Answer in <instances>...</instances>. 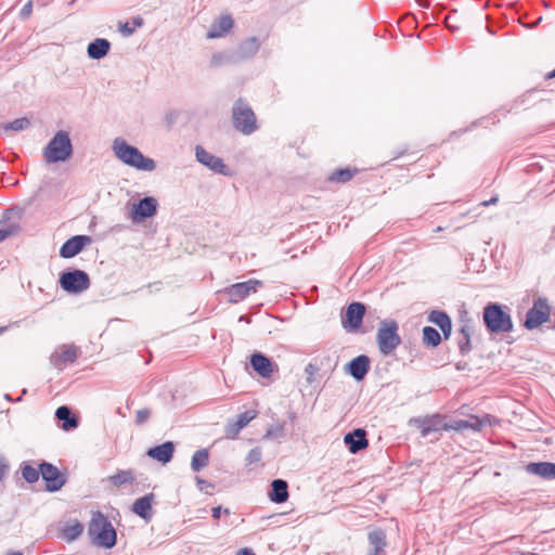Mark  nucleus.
Returning <instances> with one entry per match:
<instances>
[{
  "mask_svg": "<svg viewBox=\"0 0 555 555\" xmlns=\"http://www.w3.org/2000/svg\"><path fill=\"white\" fill-rule=\"evenodd\" d=\"M365 305L362 302H351L341 314V326L347 333H357L360 331L365 315Z\"/></svg>",
  "mask_w": 555,
  "mask_h": 555,
  "instance_id": "nucleus-9",
  "label": "nucleus"
},
{
  "mask_svg": "<svg viewBox=\"0 0 555 555\" xmlns=\"http://www.w3.org/2000/svg\"><path fill=\"white\" fill-rule=\"evenodd\" d=\"M91 243V237L88 235H75L68 238L60 248V256L68 259L78 255L86 245Z\"/></svg>",
  "mask_w": 555,
  "mask_h": 555,
  "instance_id": "nucleus-15",
  "label": "nucleus"
},
{
  "mask_svg": "<svg viewBox=\"0 0 555 555\" xmlns=\"http://www.w3.org/2000/svg\"><path fill=\"white\" fill-rule=\"evenodd\" d=\"M73 155L69 133L59 130L43 149V157L48 164L66 162Z\"/></svg>",
  "mask_w": 555,
  "mask_h": 555,
  "instance_id": "nucleus-4",
  "label": "nucleus"
},
{
  "mask_svg": "<svg viewBox=\"0 0 555 555\" xmlns=\"http://www.w3.org/2000/svg\"><path fill=\"white\" fill-rule=\"evenodd\" d=\"M12 234L11 229H0V242H3Z\"/></svg>",
  "mask_w": 555,
  "mask_h": 555,
  "instance_id": "nucleus-48",
  "label": "nucleus"
},
{
  "mask_svg": "<svg viewBox=\"0 0 555 555\" xmlns=\"http://www.w3.org/2000/svg\"><path fill=\"white\" fill-rule=\"evenodd\" d=\"M256 416L254 411H245L241 413L236 421L233 423H229L225 427V435L228 438H235L238 433L249 424Z\"/></svg>",
  "mask_w": 555,
  "mask_h": 555,
  "instance_id": "nucleus-22",
  "label": "nucleus"
},
{
  "mask_svg": "<svg viewBox=\"0 0 555 555\" xmlns=\"http://www.w3.org/2000/svg\"><path fill=\"white\" fill-rule=\"evenodd\" d=\"M468 418L467 420H452L446 423V430H455L463 431L468 429Z\"/></svg>",
  "mask_w": 555,
  "mask_h": 555,
  "instance_id": "nucleus-40",
  "label": "nucleus"
},
{
  "mask_svg": "<svg viewBox=\"0 0 555 555\" xmlns=\"http://www.w3.org/2000/svg\"><path fill=\"white\" fill-rule=\"evenodd\" d=\"M262 286V282L256 279H250L245 282L235 283L224 288L223 293L228 296L231 302H240L249 296L251 293H256L259 287Z\"/></svg>",
  "mask_w": 555,
  "mask_h": 555,
  "instance_id": "nucleus-10",
  "label": "nucleus"
},
{
  "mask_svg": "<svg viewBox=\"0 0 555 555\" xmlns=\"http://www.w3.org/2000/svg\"><path fill=\"white\" fill-rule=\"evenodd\" d=\"M450 320L451 318L444 311L440 310H433L428 315V321L436 324L438 327L444 325Z\"/></svg>",
  "mask_w": 555,
  "mask_h": 555,
  "instance_id": "nucleus-39",
  "label": "nucleus"
},
{
  "mask_svg": "<svg viewBox=\"0 0 555 555\" xmlns=\"http://www.w3.org/2000/svg\"><path fill=\"white\" fill-rule=\"evenodd\" d=\"M111 42L104 38H96L88 44L87 53L92 60H101L107 55Z\"/></svg>",
  "mask_w": 555,
  "mask_h": 555,
  "instance_id": "nucleus-27",
  "label": "nucleus"
},
{
  "mask_svg": "<svg viewBox=\"0 0 555 555\" xmlns=\"http://www.w3.org/2000/svg\"><path fill=\"white\" fill-rule=\"evenodd\" d=\"M250 365L263 378L271 377L275 366L271 359L259 352L250 357Z\"/></svg>",
  "mask_w": 555,
  "mask_h": 555,
  "instance_id": "nucleus-19",
  "label": "nucleus"
},
{
  "mask_svg": "<svg viewBox=\"0 0 555 555\" xmlns=\"http://www.w3.org/2000/svg\"><path fill=\"white\" fill-rule=\"evenodd\" d=\"M515 555H538V554L531 553V552H527V553H525V552H517Z\"/></svg>",
  "mask_w": 555,
  "mask_h": 555,
  "instance_id": "nucleus-56",
  "label": "nucleus"
},
{
  "mask_svg": "<svg viewBox=\"0 0 555 555\" xmlns=\"http://www.w3.org/2000/svg\"><path fill=\"white\" fill-rule=\"evenodd\" d=\"M551 315V306L547 298L539 297L534 299L532 307L526 313L525 327L534 330L547 322Z\"/></svg>",
  "mask_w": 555,
  "mask_h": 555,
  "instance_id": "nucleus-8",
  "label": "nucleus"
},
{
  "mask_svg": "<svg viewBox=\"0 0 555 555\" xmlns=\"http://www.w3.org/2000/svg\"><path fill=\"white\" fill-rule=\"evenodd\" d=\"M154 495L152 493L139 498L132 505V511L141 518L149 520L152 517V501Z\"/></svg>",
  "mask_w": 555,
  "mask_h": 555,
  "instance_id": "nucleus-28",
  "label": "nucleus"
},
{
  "mask_svg": "<svg viewBox=\"0 0 555 555\" xmlns=\"http://www.w3.org/2000/svg\"><path fill=\"white\" fill-rule=\"evenodd\" d=\"M196 485L201 491L205 490L207 487L214 488V485L207 482L206 480L202 479L201 477L195 478Z\"/></svg>",
  "mask_w": 555,
  "mask_h": 555,
  "instance_id": "nucleus-46",
  "label": "nucleus"
},
{
  "mask_svg": "<svg viewBox=\"0 0 555 555\" xmlns=\"http://www.w3.org/2000/svg\"><path fill=\"white\" fill-rule=\"evenodd\" d=\"M4 399H5L7 401H9V402H13V401L18 402V401H21V400H22V396H20V397H18V398H16L15 400H13V398H12L9 393H5V395H4Z\"/></svg>",
  "mask_w": 555,
  "mask_h": 555,
  "instance_id": "nucleus-53",
  "label": "nucleus"
},
{
  "mask_svg": "<svg viewBox=\"0 0 555 555\" xmlns=\"http://www.w3.org/2000/svg\"><path fill=\"white\" fill-rule=\"evenodd\" d=\"M135 25H137V26H141V25H142V21H141V20L135 21Z\"/></svg>",
  "mask_w": 555,
  "mask_h": 555,
  "instance_id": "nucleus-58",
  "label": "nucleus"
},
{
  "mask_svg": "<svg viewBox=\"0 0 555 555\" xmlns=\"http://www.w3.org/2000/svg\"><path fill=\"white\" fill-rule=\"evenodd\" d=\"M151 416V411L149 409L138 410L135 413V423L138 425L144 424Z\"/></svg>",
  "mask_w": 555,
  "mask_h": 555,
  "instance_id": "nucleus-42",
  "label": "nucleus"
},
{
  "mask_svg": "<svg viewBox=\"0 0 555 555\" xmlns=\"http://www.w3.org/2000/svg\"><path fill=\"white\" fill-rule=\"evenodd\" d=\"M261 457H262V451L259 447H256L248 452L245 461H246L247 465H251V464H256V463L260 462Z\"/></svg>",
  "mask_w": 555,
  "mask_h": 555,
  "instance_id": "nucleus-41",
  "label": "nucleus"
},
{
  "mask_svg": "<svg viewBox=\"0 0 555 555\" xmlns=\"http://www.w3.org/2000/svg\"><path fill=\"white\" fill-rule=\"evenodd\" d=\"M232 119L234 128L243 134L249 135L258 128L254 111L243 99L235 101L232 107Z\"/></svg>",
  "mask_w": 555,
  "mask_h": 555,
  "instance_id": "nucleus-6",
  "label": "nucleus"
},
{
  "mask_svg": "<svg viewBox=\"0 0 555 555\" xmlns=\"http://www.w3.org/2000/svg\"><path fill=\"white\" fill-rule=\"evenodd\" d=\"M55 417L59 422H62L61 428L65 431L76 429L79 425L78 418L67 405L59 406L55 411Z\"/></svg>",
  "mask_w": 555,
  "mask_h": 555,
  "instance_id": "nucleus-24",
  "label": "nucleus"
},
{
  "mask_svg": "<svg viewBox=\"0 0 555 555\" xmlns=\"http://www.w3.org/2000/svg\"><path fill=\"white\" fill-rule=\"evenodd\" d=\"M344 442L348 447L349 451L353 454L365 449L369 444L366 439V433L362 428H358L348 433L344 437Z\"/></svg>",
  "mask_w": 555,
  "mask_h": 555,
  "instance_id": "nucleus-17",
  "label": "nucleus"
},
{
  "mask_svg": "<svg viewBox=\"0 0 555 555\" xmlns=\"http://www.w3.org/2000/svg\"><path fill=\"white\" fill-rule=\"evenodd\" d=\"M401 343L397 321L391 319L382 320L376 333V344L380 354L391 356Z\"/></svg>",
  "mask_w": 555,
  "mask_h": 555,
  "instance_id": "nucleus-3",
  "label": "nucleus"
},
{
  "mask_svg": "<svg viewBox=\"0 0 555 555\" xmlns=\"http://www.w3.org/2000/svg\"><path fill=\"white\" fill-rule=\"evenodd\" d=\"M499 423L498 418H495L494 416H491L489 414H486V415H482V416H476V415H470L468 417V429H472L474 431H480L482 430L485 427H488V426H494Z\"/></svg>",
  "mask_w": 555,
  "mask_h": 555,
  "instance_id": "nucleus-29",
  "label": "nucleus"
},
{
  "mask_svg": "<svg viewBox=\"0 0 555 555\" xmlns=\"http://www.w3.org/2000/svg\"><path fill=\"white\" fill-rule=\"evenodd\" d=\"M371 369V360L366 354H360L347 363L345 371L356 380L361 382Z\"/></svg>",
  "mask_w": 555,
  "mask_h": 555,
  "instance_id": "nucleus-16",
  "label": "nucleus"
},
{
  "mask_svg": "<svg viewBox=\"0 0 555 555\" xmlns=\"http://www.w3.org/2000/svg\"><path fill=\"white\" fill-rule=\"evenodd\" d=\"M33 11V2L28 1L21 10V16L26 18L31 14Z\"/></svg>",
  "mask_w": 555,
  "mask_h": 555,
  "instance_id": "nucleus-45",
  "label": "nucleus"
},
{
  "mask_svg": "<svg viewBox=\"0 0 555 555\" xmlns=\"http://www.w3.org/2000/svg\"><path fill=\"white\" fill-rule=\"evenodd\" d=\"M175 452V444L171 441L149 449L147 455L158 462L166 464L171 461Z\"/></svg>",
  "mask_w": 555,
  "mask_h": 555,
  "instance_id": "nucleus-25",
  "label": "nucleus"
},
{
  "mask_svg": "<svg viewBox=\"0 0 555 555\" xmlns=\"http://www.w3.org/2000/svg\"><path fill=\"white\" fill-rule=\"evenodd\" d=\"M384 551H377L376 547H373V550L370 552L369 555H383Z\"/></svg>",
  "mask_w": 555,
  "mask_h": 555,
  "instance_id": "nucleus-54",
  "label": "nucleus"
},
{
  "mask_svg": "<svg viewBox=\"0 0 555 555\" xmlns=\"http://www.w3.org/2000/svg\"><path fill=\"white\" fill-rule=\"evenodd\" d=\"M5 331V327H0V334Z\"/></svg>",
  "mask_w": 555,
  "mask_h": 555,
  "instance_id": "nucleus-60",
  "label": "nucleus"
},
{
  "mask_svg": "<svg viewBox=\"0 0 555 555\" xmlns=\"http://www.w3.org/2000/svg\"><path fill=\"white\" fill-rule=\"evenodd\" d=\"M7 555H23L21 552H10Z\"/></svg>",
  "mask_w": 555,
  "mask_h": 555,
  "instance_id": "nucleus-57",
  "label": "nucleus"
},
{
  "mask_svg": "<svg viewBox=\"0 0 555 555\" xmlns=\"http://www.w3.org/2000/svg\"><path fill=\"white\" fill-rule=\"evenodd\" d=\"M357 170H350L349 168L337 169L328 178L332 182L345 183L352 179Z\"/></svg>",
  "mask_w": 555,
  "mask_h": 555,
  "instance_id": "nucleus-35",
  "label": "nucleus"
},
{
  "mask_svg": "<svg viewBox=\"0 0 555 555\" xmlns=\"http://www.w3.org/2000/svg\"><path fill=\"white\" fill-rule=\"evenodd\" d=\"M30 126V120L27 117L17 118L11 122L3 125L5 131H23Z\"/></svg>",
  "mask_w": 555,
  "mask_h": 555,
  "instance_id": "nucleus-38",
  "label": "nucleus"
},
{
  "mask_svg": "<svg viewBox=\"0 0 555 555\" xmlns=\"http://www.w3.org/2000/svg\"><path fill=\"white\" fill-rule=\"evenodd\" d=\"M22 476L23 478L29 482V483H34L36 482L38 479H39V476L41 475L40 474V470H39V467L36 468L29 464H26L24 463L22 465Z\"/></svg>",
  "mask_w": 555,
  "mask_h": 555,
  "instance_id": "nucleus-37",
  "label": "nucleus"
},
{
  "mask_svg": "<svg viewBox=\"0 0 555 555\" xmlns=\"http://www.w3.org/2000/svg\"><path fill=\"white\" fill-rule=\"evenodd\" d=\"M498 201H499L498 196H493V197H491L489 201H483V202H481L479 205H480V206H485V207H487V206H490V205H494V204H496V203H498Z\"/></svg>",
  "mask_w": 555,
  "mask_h": 555,
  "instance_id": "nucleus-50",
  "label": "nucleus"
},
{
  "mask_svg": "<svg viewBox=\"0 0 555 555\" xmlns=\"http://www.w3.org/2000/svg\"><path fill=\"white\" fill-rule=\"evenodd\" d=\"M157 201L155 197L146 196L134 203L131 208L130 217L135 223L153 217L157 212Z\"/></svg>",
  "mask_w": 555,
  "mask_h": 555,
  "instance_id": "nucleus-12",
  "label": "nucleus"
},
{
  "mask_svg": "<svg viewBox=\"0 0 555 555\" xmlns=\"http://www.w3.org/2000/svg\"><path fill=\"white\" fill-rule=\"evenodd\" d=\"M546 79H552V78H555V69L552 70L551 73L546 74Z\"/></svg>",
  "mask_w": 555,
  "mask_h": 555,
  "instance_id": "nucleus-55",
  "label": "nucleus"
},
{
  "mask_svg": "<svg viewBox=\"0 0 555 555\" xmlns=\"http://www.w3.org/2000/svg\"><path fill=\"white\" fill-rule=\"evenodd\" d=\"M443 334L444 339H448L452 333V321L450 320L444 325L439 327Z\"/></svg>",
  "mask_w": 555,
  "mask_h": 555,
  "instance_id": "nucleus-44",
  "label": "nucleus"
},
{
  "mask_svg": "<svg viewBox=\"0 0 555 555\" xmlns=\"http://www.w3.org/2000/svg\"><path fill=\"white\" fill-rule=\"evenodd\" d=\"M451 18H452V14H449L447 17H446V26L452 30H455L457 29V27L453 26L452 25V22H451Z\"/></svg>",
  "mask_w": 555,
  "mask_h": 555,
  "instance_id": "nucleus-51",
  "label": "nucleus"
},
{
  "mask_svg": "<svg viewBox=\"0 0 555 555\" xmlns=\"http://www.w3.org/2000/svg\"><path fill=\"white\" fill-rule=\"evenodd\" d=\"M483 322L490 333H508L513 330L512 317L499 304H488L483 309Z\"/></svg>",
  "mask_w": 555,
  "mask_h": 555,
  "instance_id": "nucleus-5",
  "label": "nucleus"
},
{
  "mask_svg": "<svg viewBox=\"0 0 555 555\" xmlns=\"http://www.w3.org/2000/svg\"><path fill=\"white\" fill-rule=\"evenodd\" d=\"M367 539L372 547H376L377 551H384L386 546V534L383 530L376 529L371 531Z\"/></svg>",
  "mask_w": 555,
  "mask_h": 555,
  "instance_id": "nucleus-34",
  "label": "nucleus"
},
{
  "mask_svg": "<svg viewBox=\"0 0 555 555\" xmlns=\"http://www.w3.org/2000/svg\"><path fill=\"white\" fill-rule=\"evenodd\" d=\"M423 343L428 347H437L441 343V335L431 326L423 328Z\"/></svg>",
  "mask_w": 555,
  "mask_h": 555,
  "instance_id": "nucleus-32",
  "label": "nucleus"
},
{
  "mask_svg": "<svg viewBox=\"0 0 555 555\" xmlns=\"http://www.w3.org/2000/svg\"><path fill=\"white\" fill-rule=\"evenodd\" d=\"M269 499L271 502L281 504L288 500V483L283 479H274L271 482L269 491Z\"/></svg>",
  "mask_w": 555,
  "mask_h": 555,
  "instance_id": "nucleus-26",
  "label": "nucleus"
},
{
  "mask_svg": "<svg viewBox=\"0 0 555 555\" xmlns=\"http://www.w3.org/2000/svg\"><path fill=\"white\" fill-rule=\"evenodd\" d=\"M540 21H542V17H539L538 22H535V23L532 25V27H533V26H535V25H538Z\"/></svg>",
  "mask_w": 555,
  "mask_h": 555,
  "instance_id": "nucleus-59",
  "label": "nucleus"
},
{
  "mask_svg": "<svg viewBox=\"0 0 555 555\" xmlns=\"http://www.w3.org/2000/svg\"><path fill=\"white\" fill-rule=\"evenodd\" d=\"M195 156L198 163L208 167L214 172L227 175V166L222 158L207 152L203 146L197 145L195 147Z\"/></svg>",
  "mask_w": 555,
  "mask_h": 555,
  "instance_id": "nucleus-14",
  "label": "nucleus"
},
{
  "mask_svg": "<svg viewBox=\"0 0 555 555\" xmlns=\"http://www.w3.org/2000/svg\"><path fill=\"white\" fill-rule=\"evenodd\" d=\"M39 470L46 481V489L50 492L59 491L66 482L59 468L51 463L42 462L39 464Z\"/></svg>",
  "mask_w": 555,
  "mask_h": 555,
  "instance_id": "nucleus-11",
  "label": "nucleus"
},
{
  "mask_svg": "<svg viewBox=\"0 0 555 555\" xmlns=\"http://www.w3.org/2000/svg\"><path fill=\"white\" fill-rule=\"evenodd\" d=\"M9 469L10 465L8 460L3 455H0V481L8 475Z\"/></svg>",
  "mask_w": 555,
  "mask_h": 555,
  "instance_id": "nucleus-43",
  "label": "nucleus"
},
{
  "mask_svg": "<svg viewBox=\"0 0 555 555\" xmlns=\"http://www.w3.org/2000/svg\"><path fill=\"white\" fill-rule=\"evenodd\" d=\"M88 534L93 545L112 548L116 544V530L107 516L100 511L92 513L88 525Z\"/></svg>",
  "mask_w": 555,
  "mask_h": 555,
  "instance_id": "nucleus-2",
  "label": "nucleus"
},
{
  "mask_svg": "<svg viewBox=\"0 0 555 555\" xmlns=\"http://www.w3.org/2000/svg\"><path fill=\"white\" fill-rule=\"evenodd\" d=\"M78 358V348L69 345L60 346L50 357L51 364L63 370L67 363H74Z\"/></svg>",
  "mask_w": 555,
  "mask_h": 555,
  "instance_id": "nucleus-13",
  "label": "nucleus"
},
{
  "mask_svg": "<svg viewBox=\"0 0 555 555\" xmlns=\"http://www.w3.org/2000/svg\"><path fill=\"white\" fill-rule=\"evenodd\" d=\"M418 428L421 430L422 437L426 438L430 436L433 433H439L440 430H446V421L440 415H433L426 417L424 420L417 421Z\"/></svg>",
  "mask_w": 555,
  "mask_h": 555,
  "instance_id": "nucleus-18",
  "label": "nucleus"
},
{
  "mask_svg": "<svg viewBox=\"0 0 555 555\" xmlns=\"http://www.w3.org/2000/svg\"><path fill=\"white\" fill-rule=\"evenodd\" d=\"M233 27V20L230 15H223L217 18L210 26L207 38H220L227 35Z\"/></svg>",
  "mask_w": 555,
  "mask_h": 555,
  "instance_id": "nucleus-23",
  "label": "nucleus"
},
{
  "mask_svg": "<svg viewBox=\"0 0 555 555\" xmlns=\"http://www.w3.org/2000/svg\"><path fill=\"white\" fill-rule=\"evenodd\" d=\"M260 43L256 37L247 38L242 41L237 50L233 53L234 61H243L254 56L259 50Z\"/></svg>",
  "mask_w": 555,
  "mask_h": 555,
  "instance_id": "nucleus-21",
  "label": "nucleus"
},
{
  "mask_svg": "<svg viewBox=\"0 0 555 555\" xmlns=\"http://www.w3.org/2000/svg\"><path fill=\"white\" fill-rule=\"evenodd\" d=\"M237 555H255V554L250 548L245 547V548L240 550Z\"/></svg>",
  "mask_w": 555,
  "mask_h": 555,
  "instance_id": "nucleus-52",
  "label": "nucleus"
},
{
  "mask_svg": "<svg viewBox=\"0 0 555 555\" xmlns=\"http://www.w3.org/2000/svg\"><path fill=\"white\" fill-rule=\"evenodd\" d=\"M526 472L546 480L555 479V463L532 462L526 465Z\"/></svg>",
  "mask_w": 555,
  "mask_h": 555,
  "instance_id": "nucleus-20",
  "label": "nucleus"
},
{
  "mask_svg": "<svg viewBox=\"0 0 555 555\" xmlns=\"http://www.w3.org/2000/svg\"><path fill=\"white\" fill-rule=\"evenodd\" d=\"M112 150L115 157L129 167L147 172L156 169L154 159L144 156L138 147L130 145L120 137L113 141Z\"/></svg>",
  "mask_w": 555,
  "mask_h": 555,
  "instance_id": "nucleus-1",
  "label": "nucleus"
},
{
  "mask_svg": "<svg viewBox=\"0 0 555 555\" xmlns=\"http://www.w3.org/2000/svg\"><path fill=\"white\" fill-rule=\"evenodd\" d=\"M59 282L61 287L69 294H80L90 287L88 273L79 269L63 272Z\"/></svg>",
  "mask_w": 555,
  "mask_h": 555,
  "instance_id": "nucleus-7",
  "label": "nucleus"
},
{
  "mask_svg": "<svg viewBox=\"0 0 555 555\" xmlns=\"http://www.w3.org/2000/svg\"><path fill=\"white\" fill-rule=\"evenodd\" d=\"M133 479V475L130 470H119L109 477V481L116 487L122 486L125 483H131Z\"/></svg>",
  "mask_w": 555,
  "mask_h": 555,
  "instance_id": "nucleus-36",
  "label": "nucleus"
},
{
  "mask_svg": "<svg viewBox=\"0 0 555 555\" xmlns=\"http://www.w3.org/2000/svg\"><path fill=\"white\" fill-rule=\"evenodd\" d=\"M119 29L125 36H130L134 31V27H130L128 23L121 24Z\"/></svg>",
  "mask_w": 555,
  "mask_h": 555,
  "instance_id": "nucleus-47",
  "label": "nucleus"
},
{
  "mask_svg": "<svg viewBox=\"0 0 555 555\" xmlns=\"http://www.w3.org/2000/svg\"><path fill=\"white\" fill-rule=\"evenodd\" d=\"M209 463V452L207 449L197 450L191 460V468L193 472H199Z\"/></svg>",
  "mask_w": 555,
  "mask_h": 555,
  "instance_id": "nucleus-31",
  "label": "nucleus"
},
{
  "mask_svg": "<svg viewBox=\"0 0 555 555\" xmlns=\"http://www.w3.org/2000/svg\"><path fill=\"white\" fill-rule=\"evenodd\" d=\"M472 327L467 324L463 325L459 331V349L462 354H466L472 350L470 346V336H472Z\"/></svg>",
  "mask_w": 555,
  "mask_h": 555,
  "instance_id": "nucleus-30",
  "label": "nucleus"
},
{
  "mask_svg": "<svg viewBox=\"0 0 555 555\" xmlns=\"http://www.w3.org/2000/svg\"><path fill=\"white\" fill-rule=\"evenodd\" d=\"M83 532V526L79 521L68 524L63 529V537L66 541L72 542L77 540Z\"/></svg>",
  "mask_w": 555,
  "mask_h": 555,
  "instance_id": "nucleus-33",
  "label": "nucleus"
},
{
  "mask_svg": "<svg viewBox=\"0 0 555 555\" xmlns=\"http://www.w3.org/2000/svg\"><path fill=\"white\" fill-rule=\"evenodd\" d=\"M221 513H222L221 506H216L211 509V515L215 519H219L221 517Z\"/></svg>",
  "mask_w": 555,
  "mask_h": 555,
  "instance_id": "nucleus-49",
  "label": "nucleus"
}]
</instances>
